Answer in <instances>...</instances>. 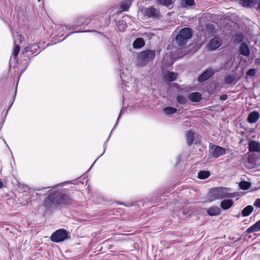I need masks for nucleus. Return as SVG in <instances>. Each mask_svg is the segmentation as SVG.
<instances>
[{
    "label": "nucleus",
    "instance_id": "44",
    "mask_svg": "<svg viewBox=\"0 0 260 260\" xmlns=\"http://www.w3.org/2000/svg\"><path fill=\"white\" fill-rule=\"evenodd\" d=\"M112 247H113V245H110V246H109V249H111V248H112Z\"/></svg>",
    "mask_w": 260,
    "mask_h": 260
},
{
    "label": "nucleus",
    "instance_id": "49",
    "mask_svg": "<svg viewBox=\"0 0 260 260\" xmlns=\"http://www.w3.org/2000/svg\"><path fill=\"white\" fill-rule=\"evenodd\" d=\"M239 216V214L237 215V217H238Z\"/></svg>",
    "mask_w": 260,
    "mask_h": 260
},
{
    "label": "nucleus",
    "instance_id": "2",
    "mask_svg": "<svg viewBox=\"0 0 260 260\" xmlns=\"http://www.w3.org/2000/svg\"><path fill=\"white\" fill-rule=\"evenodd\" d=\"M231 188L227 187H215L209 190L208 202H211L216 200H222L224 198H231L236 197V193H232Z\"/></svg>",
    "mask_w": 260,
    "mask_h": 260
},
{
    "label": "nucleus",
    "instance_id": "15",
    "mask_svg": "<svg viewBox=\"0 0 260 260\" xmlns=\"http://www.w3.org/2000/svg\"><path fill=\"white\" fill-rule=\"evenodd\" d=\"M233 204V201L231 199L224 200L220 202V207L223 210H226L230 209Z\"/></svg>",
    "mask_w": 260,
    "mask_h": 260
},
{
    "label": "nucleus",
    "instance_id": "10",
    "mask_svg": "<svg viewBox=\"0 0 260 260\" xmlns=\"http://www.w3.org/2000/svg\"><path fill=\"white\" fill-rule=\"evenodd\" d=\"M207 213L210 216L219 215L221 214V209L218 206H213L207 209Z\"/></svg>",
    "mask_w": 260,
    "mask_h": 260
},
{
    "label": "nucleus",
    "instance_id": "19",
    "mask_svg": "<svg viewBox=\"0 0 260 260\" xmlns=\"http://www.w3.org/2000/svg\"><path fill=\"white\" fill-rule=\"evenodd\" d=\"M145 45V41L142 38H137L133 42V46L135 49H139Z\"/></svg>",
    "mask_w": 260,
    "mask_h": 260
},
{
    "label": "nucleus",
    "instance_id": "48",
    "mask_svg": "<svg viewBox=\"0 0 260 260\" xmlns=\"http://www.w3.org/2000/svg\"><path fill=\"white\" fill-rule=\"evenodd\" d=\"M103 154H101V155L99 156V157H101V156H102Z\"/></svg>",
    "mask_w": 260,
    "mask_h": 260
},
{
    "label": "nucleus",
    "instance_id": "11",
    "mask_svg": "<svg viewBox=\"0 0 260 260\" xmlns=\"http://www.w3.org/2000/svg\"><path fill=\"white\" fill-rule=\"evenodd\" d=\"M239 52L241 54L248 56L250 54L248 45L246 43H241L239 47Z\"/></svg>",
    "mask_w": 260,
    "mask_h": 260
},
{
    "label": "nucleus",
    "instance_id": "22",
    "mask_svg": "<svg viewBox=\"0 0 260 260\" xmlns=\"http://www.w3.org/2000/svg\"><path fill=\"white\" fill-rule=\"evenodd\" d=\"M178 77L177 73H175L173 72H169L165 76L166 79L169 82L175 81Z\"/></svg>",
    "mask_w": 260,
    "mask_h": 260
},
{
    "label": "nucleus",
    "instance_id": "20",
    "mask_svg": "<svg viewBox=\"0 0 260 260\" xmlns=\"http://www.w3.org/2000/svg\"><path fill=\"white\" fill-rule=\"evenodd\" d=\"M253 207L251 205H248L245 207L242 211V215L243 217L249 216L253 211Z\"/></svg>",
    "mask_w": 260,
    "mask_h": 260
},
{
    "label": "nucleus",
    "instance_id": "21",
    "mask_svg": "<svg viewBox=\"0 0 260 260\" xmlns=\"http://www.w3.org/2000/svg\"><path fill=\"white\" fill-rule=\"evenodd\" d=\"M244 40V36L242 33L236 34L233 37V42L235 44L243 43Z\"/></svg>",
    "mask_w": 260,
    "mask_h": 260
},
{
    "label": "nucleus",
    "instance_id": "30",
    "mask_svg": "<svg viewBox=\"0 0 260 260\" xmlns=\"http://www.w3.org/2000/svg\"><path fill=\"white\" fill-rule=\"evenodd\" d=\"M247 75L248 76L253 77L256 74V69H250L248 70V71L246 73Z\"/></svg>",
    "mask_w": 260,
    "mask_h": 260
},
{
    "label": "nucleus",
    "instance_id": "6",
    "mask_svg": "<svg viewBox=\"0 0 260 260\" xmlns=\"http://www.w3.org/2000/svg\"><path fill=\"white\" fill-rule=\"evenodd\" d=\"M209 148L213 149L212 152V156L214 158H218L226 153L225 149L219 146H216L210 143Z\"/></svg>",
    "mask_w": 260,
    "mask_h": 260
},
{
    "label": "nucleus",
    "instance_id": "12",
    "mask_svg": "<svg viewBox=\"0 0 260 260\" xmlns=\"http://www.w3.org/2000/svg\"><path fill=\"white\" fill-rule=\"evenodd\" d=\"M248 147L250 152H260V143L259 142L251 141L249 143Z\"/></svg>",
    "mask_w": 260,
    "mask_h": 260
},
{
    "label": "nucleus",
    "instance_id": "35",
    "mask_svg": "<svg viewBox=\"0 0 260 260\" xmlns=\"http://www.w3.org/2000/svg\"><path fill=\"white\" fill-rule=\"evenodd\" d=\"M227 99H228V95L225 94H221L219 97V99L221 101H225Z\"/></svg>",
    "mask_w": 260,
    "mask_h": 260
},
{
    "label": "nucleus",
    "instance_id": "28",
    "mask_svg": "<svg viewBox=\"0 0 260 260\" xmlns=\"http://www.w3.org/2000/svg\"><path fill=\"white\" fill-rule=\"evenodd\" d=\"M131 5V3H123L121 5V9H122V11H128L129 8Z\"/></svg>",
    "mask_w": 260,
    "mask_h": 260
},
{
    "label": "nucleus",
    "instance_id": "37",
    "mask_svg": "<svg viewBox=\"0 0 260 260\" xmlns=\"http://www.w3.org/2000/svg\"><path fill=\"white\" fill-rule=\"evenodd\" d=\"M50 188V187H43V188H38V189H35V190H38V191H41L44 189H45V188Z\"/></svg>",
    "mask_w": 260,
    "mask_h": 260
},
{
    "label": "nucleus",
    "instance_id": "32",
    "mask_svg": "<svg viewBox=\"0 0 260 260\" xmlns=\"http://www.w3.org/2000/svg\"><path fill=\"white\" fill-rule=\"evenodd\" d=\"M172 3V0H164L161 4L167 7H169Z\"/></svg>",
    "mask_w": 260,
    "mask_h": 260
},
{
    "label": "nucleus",
    "instance_id": "38",
    "mask_svg": "<svg viewBox=\"0 0 260 260\" xmlns=\"http://www.w3.org/2000/svg\"><path fill=\"white\" fill-rule=\"evenodd\" d=\"M93 30H85V31H82L81 32H90V31H92ZM80 31H74V32H72L71 33L73 34V33H75V32H79Z\"/></svg>",
    "mask_w": 260,
    "mask_h": 260
},
{
    "label": "nucleus",
    "instance_id": "5",
    "mask_svg": "<svg viewBox=\"0 0 260 260\" xmlns=\"http://www.w3.org/2000/svg\"><path fill=\"white\" fill-rule=\"evenodd\" d=\"M71 236L64 229H59L53 233L50 237L51 240L55 243L63 242L67 239H70Z\"/></svg>",
    "mask_w": 260,
    "mask_h": 260
},
{
    "label": "nucleus",
    "instance_id": "34",
    "mask_svg": "<svg viewBox=\"0 0 260 260\" xmlns=\"http://www.w3.org/2000/svg\"><path fill=\"white\" fill-rule=\"evenodd\" d=\"M254 206L257 208H260V199H257L255 200L254 203Z\"/></svg>",
    "mask_w": 260,
    "mask_h": 260
},
{
    "label": "nucleus",
    "instance_id": "7",
    "mask_svg": "<svg viewBox=\"0 0 260 260\" xmlns=\"http://www.w3.org/2000/svg\"><path fill=\"white\" fill-rule=\"evenodd\" d=\"M214 74V71L212 68H209L204 71L198 78L200 82H203L209 79Z\"/></svg>",
    "mask_w": 260,
    "mask_h": 260
},
{
    "label": "nucleus",
    "instance_id": "41",
    "mask_svg": "<svg viewBox=\"0 0 260 260\" xmlns=\"http://www.w3.org/2000/svg\"><path fill=\"white\" fill-rule=\"evenodd\" d=\"M121 111L120 112V114H119V116H118V119H117V120L116 123H117V122H118V120H119V119L120 117L121 116Z\"/></svg>",
    "mask_w": 260,
    "mask_h": 260
},
{
    "label": "nucleus",
    "instance_id": "27",
    "mask_svg": "<svg viewBox=\"0 0 260 260\" xmlns=\"http://www.w3.org/2000/svg\"><path fill=\"white\" fill-rule=\"evenodd\" d=\"M235 80V77L231 75H228L224 78V82L225 84H230Z\"/></svg>",
    "mask_w": 260,
    "mask_h": 260
},
{
    "label": "nucleus",
    "instance_id": "25",
    "mask_svg": "<svg viewBox=\"0 0 260 260\" xmlns=\"http://www.w3.org/2000/svg\"><path fill=\"white\" fill-rule=\"evenodd\" d=\"M251 184L250 183L247 181H241L239 183V187L241 189L243 190H247L249 189L250 187Z\"/></svg>",
    "mask_w": 260,
    "mask_h": 260
},
{
    "label": "nucleus",
    "instance_id": "36",
    "mask_svg": "<svg viewBox=\"0 0 260 260\" xmlns=\"http://www.w3.org/2000/svg\"><path fill=\"white\" fill-rule=\"evenodd\" d=\"M4 186V183L1 179H0V189L2 188Z\"/></svg>",
    "mask_w": 260,
    "mask_h": 260
},
{
    "label": "nucleus",
    "instance_id": "43",
    "mask_svg": "<svg viewBox=\"0 0 260 260\" xmlns=\"http://www.w3.org/2000/svg\"><path fill=\"white\" fill-rule=\"evenodd\" d=\"M132 0H125V1L126 2V3H132V2H131Z\"/></svg>",
    "mask_w": 260,
    "mask_h": 260
},
{
    "label": "nucleus",
    "instance_id": "39",
    "mask_svg": "<svg viewBox=\"0 0 260 260\" xmlns=\"http://www.w3.org/2000/svg\"><path fill=\"white\" fill-rule=\"evenodd\" d=\"M252 157H250L249 158V159H248V161H249V162L250 163L252 162Z\"/></svg>",
    "mask_w": 260,
    "mask_h": 260
},
{
    "label": "nucleus",
    "instance_id": "26",
    "mask_svg": "<svg viewBox=\"0 0 260 260\" xmlns=\"http://www.w3.org/2000/svg\"><path fill=\"white\" fill-rule=\"evenodd\" d=\"M176 100L178 103L181 104H185L187 102V98L182 95H179L176 97Z\"/></svg>",
    "mask_w": 260,
    "mask_h": 260
},
{
    "label": "nucleus",
    "instance_id": "1",
    "mask_svg": "<svg viewBox=\"0 0 260 260\" xmlns=\"http://www.w3.org/2000/svg\"><path fill=\"white\" fill-rule=\"evenodd\" d=\"M74 200L68 194L59 191H55L50 193L44 200V206L51 209L60 205H73Z\"/></svg>",
    "mask_w": 260,
    "mask_h": 260
},
{
    "label": "nucleus",
    "instance_id": "14",
    "mask_svg": "<svg viewBox=\"0 0 260 260\" xmlns=\"http://www.w3.org/2000/svg\"><path fill=\"white\" fill-rule=\"evenodd\" d=\"M187 98L192 102H198L201 101L202 95L199 92H192L188 95Z\"/></svg>",
    "mask_w": 260,
    "mask_h": 260
},
{
    "label": "nucleus",
    "instance_id": "46",
    "mask_svg": "<svg viewBox=\"0 0 260 260\" xmlns=\"http://www.w3.org/2000/svg\"><path fill=\"white\" fill-rule=\"evenodd\" d=\"M103 154H101V155L99 156V157H101V156H102Z\"/></svg>",
    "mask_w": 260,
    "mask_h": 260
},
{
    "label": "nucleus",
    "instance_id": "13",
    "mask_svg": "<svg viewBox=\"0 0 260 260\" xmlns=\"http://www.w3.org/2000/svg\"><path fill=\"white\" fill-rule=\"evenodd\" d=\"M259 118V114L258 112L254 111L249 113L247 117V121L250 123L256 122Z\"/></svg>",
    "mask_w": 260,
    "mask_h": 260
},
{
    "label": "nucleus",
    "instance_id": "23",
    "mask_svg": "<svg viewBox=\"0 0 260 260\" xmlns=\"http://www.w3.org/2000/svg\"><path fill=\"white\" fill-rule=\"evenodd\" d=\"M210 172L208 171H201L198 173V177L200 179H205L210 176Z\"/></svg>",
    "mask_w": 260,
    "mask_h": 260
},
{
    "label": "nucleus",
    "instance_id": "4",
    "mask_svg": "<svg viewBox=\"0 0 260 260\" xmlns=\"http://www.w3.org/2000/svg\"><path fill=\"white\" fill-rule=\"evenodd\" d=\"M193 30L189 27L182 28L175 37V42L179 47L185 46L188 41L192 37Z\"/></svg>",
    "mask_w": 260,
    "mask_h": 260
},
{
    "label": "nucleus",
    "instance_id": "29",
    "mask_svg": "<svg viewBox=\"0 0 260 260\" xmlns=\"http://www.w3.org/2000/svg\"><path fill=\"white\" fill-rule=\"evenodd\" d=\"M36 47L37 46L34 45H32L30 47H29V46L25 47L23 49V50L22 51L21 53H22V54H24L28 52H29V51L31 52V51H32V48Z\"/></svg>",
    "mask_w": 260,
    "mask_h": 260
},
{
    "label": "nucleus",
    "instance_id": "45",
    "mask_svg": "<svg viewBox=\"0 0 260 260\" xmlns=\"http://www.w3.org/2000/svg\"><path fill=\"white\" fill-rule=\"evenodd\" d=\"M16 91H15V94L14 95L13 100H14L15 96H16Z\"/></svg>",
    "mask_w": 260,
    "mask_h": 260
},
{
    "label": "nucleus",
    "instance_id": "47",
    "mask_svg": "<svg viewBox=\"0 0 260 260\" xmlns=\"http://www.w3.org/2000/svg\"><path fill=\"white\" fill-rule=\"evenodd\" d=\"M103 154H101V155L99 156V157H101V156H102Z\"/></svg>",
    "mask_w": 260,
    "mask_h": 260
},
{
    "label": "nucleus",
    "instance_id": "50",
    "mask_svg": "<svg viewBox=\"0 0 260 260\" xmlns=\"http://www.w3.org/2000/svg\"><path fill=\"white\" fill-rule=\"evenodd\" d=\"M39 2H40L41 0H38Z\"/></svg>",
    "mask_w": 260,
    "mask_h": 260
},
{
    "label": "nucleus",
    "instance_id": "16",
    "mask_svg": "<svg viewBox=\"0 0 260 260\" xmlns=\"http://www.w3.org/2000/svg\"><path fill=\"white\" fill-rule=\"evenodd\" d=\"M186 142L188 146H191L194 141V133L192 131H188L186 134Z\"/></svg>",
    "mask_w": 260,
    "mask_h": 260
},
{
    "label": "nucleus",
    "instance_id": "40",
    "mask_svg": "<svg viewBox=\"0 0 260 260\" xmlns=\"http://www.w3.org/2000/svg\"><path fill=\"white\" fill-rule=\"evenodd\" d=\"M164 0H157V1L158 2V3L160 4H161L162 3V2L164 1Z\"/></svg>",
    "mask_w": 260,
    "mask_h": 260
},
{
    "label": "nucleus",
    "instance_id": "31",
    "mask_svg": "<svg viewBox=\"0 0 260 260\" xmlns=\"http://www.w3.org/2000/svg\"><path fill=\"white\" fill-rule=\"evenodd\" d=\"M19 51L20 46L18 45H16L13 50V55L15 57H16L18 55Z\"/></svg>",
    "mask_w": 260,
    "mask_h": 260
},
{
    "label": "nucleus",
    "instance_id": "3",
    "mask_svg": "<svg viewBox=\"0 0 260 260\" xmlns=\"http://www.w3.org/2000/svg\"><path fill=\"white\" fill-rule=\"evenodd\" d=\"M155 56L154 50L147 49L138 53L136 59L137 66L143 67L150 61H153Z\"/></svg>",
    "mask_w": 260,
    "mask_h": 260
},
{
    "label": "nucleus",
    "instance_id": "18",
    "mask_svg": "<svg viewBox=\"0 0 260 260\" xmlns=\"http://www.w3.org/2000/svg\"><path fill=\"white\" fill-rule=\"evenodd\" d=\"M257 0H240V4L245 7L252 8L254 7Z\"/></svg>",
    "mask_w": 260,
    "mask_h": 260
},
{
    "label": "nucleus",
    "instance_id": "17",
    "mask_svg": "<svg viewBox=\"0 0 260 260\" xmlns=\"http://www.w3.org/2000/svg\"><path fill=\"white\" fill-rule=\"evenodd\" d=\"M260 231V220L256 221L253 225L246 230V232L250 234L254 232Z\"/></svg>",
    "mask_w": 260,
    "mask_h": 260
},
{
    "label": "nucleus",
    "instance_id": "33",
    "mask_svg": "<svg viewBox=\"0 0 260 260\" xmlns=\"http://www.w3.org/2000/svg\"><path fill=\"white\" fill-rule=\"evenodd\" d=\"M184 3L186 6H192L195 4L194 0H184Z\"/></svg>",
    "mask_w": 260,
    "mask_h": 260
},
{
    "label": "nucleus",
    "instance_id": "8",
    "mask_svg": "<svg viewBox=\"0 0 260 260\" xmlns=\"http://www.w3.org/2000/svg\"><path fill=\"white\" fill-rule=\"evenodd\" d=\"M221 44L222 40L218 37H215L210 41L208 48L210 51H214L219 47Z\"/></svg>",
    "mask_w": 260,
    "mask_h": 260
},
{
    "label": "nucleus",
    "instance_id": "24",
    "mask_svg": "<svg viewBox=\"0 0 260 260\" xmlns=\"http://www.w3.org/2000/svg\"><path fill=\"white\" fill-rule=\"evenodd\" d=\"M164 112L167 115H171L176 113L177 109L174 107H168L164 109Z\"/></svg>",
    "mask_w": 260,
    "mask_h": 260
},
{
    "label": "nucleus",
    "instance_id": "42",
    "mask_svg": "<svg viewBox=\"0 0 260 260\" xmlns=\"http://www.w3.org/2000/svg\"><path fill=\"white\" fill-rule=\"evenodd\" d=\"M110 241V239H108V240H107L105 241V242H104V243H105V244L109 243Z\"/></svg>",
    "mask_w": 260,
    "mask_h": 260
},
{
    "label": "nucleus",
    "instance_id": "9",
    "mask_svg": "<svg viewBox=\"0 0 260 260\" xmlns=\"http://www.w3.org/2000/svg\"><path fill=\"white\" fill-rule=\"evenodd\" d=\"M159 12L153 6L146 8L144 11L145 15L150 18H157L159 16Z\"/></svg>",
    "mask_w": 260,
    "mask_h": 260
}]
</instances>
